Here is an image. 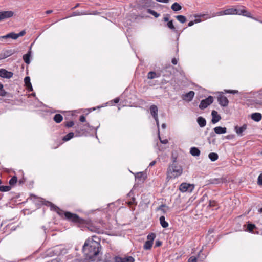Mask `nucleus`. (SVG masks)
Listing matches in <instances>:
<instances>
[{
    "label": "nucleus",
    "instance_id": "obj_1",
    "mask_svg": "<svg viewBox=\"0 0 262 262\" xmlns=\"http://www.w3.org/2000/svg\"><path fill=\"white\" fill-rule=\"evenodd\" d=\"M100 243L93 239H86L83 246L82 251L86 258L94 261L99 253Z\"/></svg>",
    "mask_w": 262,
    "mask_h": 262
},
{
    "label": "nucleus",
    "instance_id": "obj_2",
    "mask_svg": "<svg viewBox=\"0 0 262 262\" xmlns=\"http://www.w3.org/2000/svg\"><path fill=\"white\" fill-rule=\"evenodd\" d=\"M182 172V167L180 165L173 163L169 165L167 168L166 179L169 180L176 179L180 176Z\"/></svg>",
    "mask_w": 262,
    "mask_h": 262
},
{
    "label": "nucleus",
    "instance_id": "obj_3",
    "mask_svg": "<svg viewBox=\"0 0 262 262\" xmlns=\"http://www.w3.org/2000/svg\"><path fill=\"white\" fill-rule=\"evenodd\" d=\"M225 15H242L248 17H252L251 14L245 9H241L236 8H230L225 10Z\"/></svg>",
    "mask_w": 262,
    "mask_h": 262
},
{
    "label": "nucleus",
    "instance_id": "obj_4",
    "mask_svg": "<svg viewBox=\"0 0 262 262\" xmlns=\"http://www.w3.org/2000/svg\"><path fill=\"white\" fill-rule=\"evenodd\" d=\"M63 213L67 219L74 223H80L81 221V219L76 214L70 212H63Z\"/></svg>",
    "mask_w": 262,
    "mask_h": 262
},
{
    "label": "nucleus",
    "instance_id": "obj_5",
    "mask_svg": "<svg viewBox=\"0 0 262 262\" xmlns=\"http://www.w3.org/2000/svg\"><path fill=\"white\" fill-rule=\"evenodd\" d=\"M213 102V97L209 96L207 98L202 100L199 105V108L203 110L208 107V105L212 103Z\"/></svg>",
    "mask_w": 262,
    "mask_h": 262
},
{
    "label": "nucleus",
    "instance_id": "obj_6",
    "mask_svg": "<svg viewBox=\"0 0 262 262\" xmlns=\"http://www.w3.org/2000/svg\"><path fill=\"white\" fill-rule=\"evenodd\" d=\"M194 188V186L187 183H182L179 186V190L182 192L188 191L191 192Z\"/></svg>",
    "mask_w": 262,
    "mask_h": 262
},
{
    "label": "nucleus",
    "instance_id": "obj_7",
    "mask_svg": "<svg viewBox=\"0 0 262 262\" xmlns=\"http://www.w3.org/2000/svg\"><path fill=\"white\" fill-rule=\"evenodd\" d=\"M217 99L220 105L225 107L228 105L229 101L227 98L223 94V93H221L217 97Z\"/></svg>",
    "mask_w": 262,
    "mask_h": 262
},
{
    "label": "nucleus",
    "instance_id": "obj_8",
    "mask_svg": "<svg viewBox=\"0 0 262 262\" xmlns=\"http://www.w3.org/2000/svg\"><path fill=\"white\" fill-rule=\"evenodd\" d=\"M115 262H134L135 259L131 256H124V257L116 256L114 258Z\"/></svg>",
    "mask_w": 262,
    "mask_h": 262
},
{
    "label": "nucleus",
    "instance_id": "obj_9",
    "mask_svg": "<svg viewBox=\"0 0 262 262\" xmlns=\"http://www.w3.org/2000/svg\"><path fill=\"white\" fill-rule=\"evenodd\" d=\"M87 228L89 231L96 232L98 234H102L104 232L103 230L101 229L99 227L95 226L93 223L88 224Z\"/></svg>",
    "mask_w": 262,
    "mask_h": 262
},
{
    "label": "nucleus",
    "instance_id": "obj_10",
    "mask_svg": "<svg viewBox=\"0 0 262 262\" xmlns=\"http://www.w3.org/2000/svg\"><path fill=\"white\" fill-rule=\"evenodd\" d=\"M13 14L14 13L12 11H1L0 12V21L12 17Z\"/></svg>",
    "mask_w": 262,
    "mask_h": 262
},
{
    "label": "nucleus",
    "instance_id": "obj_11",
    "mask_svg": "<svg viewBox=\"0 0 262 262\" xmlns=\"http://www.w3.org/2000/svg\"><path fill=\"white\" fill-rule=\"evenodd\" d=\"M13 75V73L11 72H9L4 69H0V77L4 78H10Z\"/></svg>",
    "mask_w": 262,
    "mask_h": 262
},
{
    "label": "nucleus",
    "instance_id": "obj_12",
    "mask_svg": "<svg viewBox=\"0 0 262 262\" xmlns=\"http://www.w3.org/2000/svg\"><path fill=\"white\" fill-rule=\"evenodd\" d=\"M247 128V125L246 124H244L243 126L241 127H239L238 126H235L234 127V130L236 133V134L239 136H243V132H245Z\"/></svg>",
    "mask_w": 262,
    "mask_h": 262
},
{
    "label": "nucleus",
    "instance_id": "obj_13",
    "mask_svg": "<svg viewBox=\"0 0 262 262\" xmlns=\"http://www.w3.org/2000/svg\"><path fill=\"white\" fill-rule=\"evenodd\" d=\"M194 94L195 93L193 91H190L184 95L182 97V99L185 101L190 102L193 99Z\"/></svg>",
    "mask_w": 262,
    "mask_h": 262
},
{
    "label": "nucleus",
    "instance_id": "obj_14",
    "mask_svg": "<svg viewBox=\"0 0 262 262\" xmlns=\"http://www.w3.org/2000/svg\"><path fill=\"white\" fill-rule=\"evenodd\" d=\"M211 115L212 116L211 121L213 124L217 123L221 119V117L218 115L217 112L215 110L212 111Z\"/></svg>",
    "mask_w": 262,
    "mask_h": 262
},
{
    "label": "nucleus",
    "instance_id": "obj_15",
    "mask_svg": "<svg viewBox=\"0 0 262 262\" xmlns=\"http://www.w3.org/2000/svg\"><path fill=\"white\" fill-rule=\"evenodd\" d=\"M225 179L223 178L211 179L208 181V184H220L224 182Z\"/></svg>",
    "mask_w": 262,
    "mask_h": 262
},
{
    "label": "nucleus",
    "instance_id": "obj_16",
    "mask_svg": "<svg viewBox=\"0 0 262 262\" xmlns=\"http://www.w3.org/2000/svg\"><path fill=\"white\" fill-rule=\"evenodd\" d=\"M151 0H140L139 5L141 8H147L151 5Z\"/></svg>",
    "mask_w": 262,
    "mask_h": 262
},
{
    "label": "nucleus",
    "instance_id": "obj_17",
    "mask_svg": "<svg viewBox=\"0 0 262 262\" xmlns=\"http://www.w3.org/2000/svg\"><path fill=\"white\" fill-rule=\"evenodd\" d=\"M150 112L153 118H156L158 116V109L156 105H151L149 108Z\"/></svg>",
    "mask_w": 262,
    "mask_h": 262
},
{
    "label": "nucleus",
    "instance_id": "obj_18",
    "mask_svg": "<svg viewBox=\"0 0 262 262\" xmlns=\"http://www.w3.org/2000/svg\"><path fill=\"white\" fill-rule=\"evenodd\" d=\"M213 129L214 132L217 134H225L227 132V128L221 126L215 127Z\"/></svg>",
    "mask_w": 262,
    "mask_h": 262
},
{
    "label": "nucleus",
    "instance_id": "obj_19",
    "mask_svg": "<svg viewBox=\"0 0 262 262\" xmlns=\"http://www.w3.org/2000/svg\"><path fill=\"white\" fill-rule=\"evenodd\" d=\"M24 82H25V85L27 88V89L29 91H33V88H32V84L31 83V82H30V78L29 77H26L24 79Z\"/></svg>",
    "mask_w": 262,
    "mask_h": 262
},
{
    "label": "nucleus",
    "instance_id": "obj_20",
    "mask_svg": "<svg viewBox=\"0 0 262 262\" xmlns=\"http://www.w3.org/2000/svg\"><path fill=\"white\" fill-rule=\"evenodd\" d=\"M135 178H136V179H138L139 181H140L142 182H143L146 179V176L144 172H137L135 174Z\"/></svg>",
    "mask_w": 262,
    "mask_h": 262
},
{
    "label": "nucleus",
    "instance_id": "obj_21",
    "mask_svg": "<svg viewBox=\"0 0 262 262\" xmlns=\"http://www.w3.org/2000/svg\"><path fill=\"white\" fill-rule=\"evenodd\" d=\"M261 118L262 115L259 113H254L251 115L252 119L256 122L259 121L261 119Z\"/></svg>",
    "mask_w": 262,
    "mask_h": 262
},
{
    "label": "nucleus",
    "instance_id": "obj_22",
    "mask_svg": "<svg viewBox=\"0 0 262 262\" xmlns=\"http://www.w3.org/2000/svg\"><path fill=\"white\" fill-rule=\"evenodd\" d=\"M160 76V73H157L155 72L150 71L147 74V78L149 79H152L155 78H158Z\"/></svg>",
    "mask_w": 262,
    "mask_h": 262
},
{
    "label": "nucleus",
    "instance_id": "obj_23",
    "mask_svg": "<svg viewBox=\"0 0 262 262\" xmlns=\"http://www.w3.org/2000/svg\"><path fill=\"white\" fill-rule=\"evenodd\" d=\"M197 122L201 127H204L206 124V121L205 119L201 116L197 118Z\"/></svg>",
    "mask_w": 262,
    "mask_h": 262
},
{
    "label": "nucleus",
    "instance_id": "obj_24",
    "mask_svg": "<svg viewBox=\"0 0 262 262\" xmlns=\"http://www.w3.org/2000/svg\"><path fill=\"white\" fill-rule=\"evenodd\" d=\"M92 13H91L88 12L83 11V12H77L75 11L73 12V13L70 15L69 17H73V16H79V15H89L92 14ZM93 14H95V13H93Z\"/></svg>",
    "mask_w": 262,
    "mask_h": 262
},
{
    "label": "nucleus",
    "instance_id": "obj_25",
    "mask_svg": "<svg viewBox=\"0 0 262 262\" xmlns=\"http://www.w3.org/2000/svg\"><path fill=\"white\" fill-rule=\"evenodd\" d=\"M159 221H160V225H161V226L163 228H166L168 227L169 224H168V222H167L165 221V218L164 216H160V217L159 219Z\"/></svg>",
    "mask_w": 262,
    "mask_h": 262
},
{
    "label": "nucleus",
    "instance_id": "obj_26",
    "mask_svg": "<svg viewBox=\"0 0 262 262\" xmlns=\"http://www.w3.org/2000/svg\"><path fill=\"white\" fill-rule=\"evenodd\" d=\"M13 34H14V32H11V33L7 34L6 35L1 36H0V41H3L4 39H8L9 38L15 39Z\"/></svg>",
    "mask_w": 262,
    "mask_h": 262
},
{
    "label": "nucleus",
    "instance_id": "obj_27",
    "mask_svg": "<svg viewBox=\"0 0 262 262\" xmlns=\"http://www.w3.org/2000/svg\"><path fill=\"white\" fill-rule=\"evenodd\" d=\"M190 153L193 156H199L200 151L197 147H193L190 148Z\"/></svg>",
    "mask_w": 262,
    "mask_h": 262
},
{
    "label": "nucleus",
    "instance_id": "obj_28",
    "mask_svg": "<svg viewBox=\"0 0 262 262\" xmlns=\"http://www.w3.org/2000/svg\"><path fill=\"white\" fill-rule=\"evenodd\" d=\"M171 9L174 11H178L182 9V6L178 3H174L171 6Z\"/></svg>",
    "mask_w": 262,
    "mask_h": 262
},
{
    "label": "nucleus",
    "instance_id": "obj_29",
    "mask_svg": "<svg viewBox=\"0 0 262 262\" xmlns=\"http://www.w3.org/2000/svg\"><path fill=\"white\" fill-rule=\"evenodd\" d=\"M53 120L57 123H59L62 121L63 117L59 114H56L54 116Z\"/></svg>",
    "mask_w": 262,
    "mask_h": 262
},
{
    "label": "nucleus",
    "instance_id": "obj_30",
    "mask_svg": "<svg viewBox=\"0 0 262 262\" xmlns=\"http://www.w3.org/2000/svg\"><path fill=\"white\" fill-rule=\"evenodd\" d=\"M31 56V51H29L28 53L23 55V60L27 64H29L30 63V58Z\"/></svg>",
    "mask_w": 262,
    "mask_h": 262
},
{
    "label": "nucleus",
    "instance_id": "obj_31",
    "mask_svg": "<svg viewBox=\"0 0 262 262\" xmlns=\"http://www.w3.org/2000/svg\"><path fill=\"white\" fill-rule=\"evenodd\" d=\"M208 157L211 161L214 162L218 159L219 156L216 153L211 152L208 155Z\"/></svg>",
    "mask_w": 262,
    "mask_h": 262
},
{
    "label": "nucleus",
    "instance_id": "obj_32",
    "mask_svg": "<svg viewBox=\"0 0 262 262\" xmlns=\"http://www.w3.org/2000/svg\"><path fill=\"white\" fill-rule=\"evenodd\" d=\"M152 244H153L152 242L149 241H147L144 243L143 248L145 250H149L151 249V248L152 246Z\"/></svg>",
    "mask_w": 262,
    "mask_h": 262
},
{
    "label": "nucleus",
    "instance_id": "obj_33",
    "mask_svg": "<svg viewBox=\"0 0 262 262\" xmlns=\"http://www.w3.org/2000/svg\"><path fill=\"white\" fill-rule=\"evenodd\" d=\"M74 133L73 132H70L68 133L67 135L64 136L62 138L63 141H68L74 137Z\"/></svg>",
    "mask_w": 262,
    "mask_h": 262
},
{
    "label": "nucleus",
    "instance_id": "obj_34",
    "mask_svg": "<svg viewBox=\"0 0 262 262\" xmlns=\"http://www.w3.org/2000/svg\"><path fill=\"white\" fill-rule=\"evenodd\" d=\"M177 19L181 23H184L186 21V18L185 16L179 15L176 16Z\"/></svg>",
    "mask_w": 262,
    "mask_h": 262
},
{
    "label": "nucleus",
    "instance_id": "obj_35",
    "mask_svg": "<svg viewBox=\"0 0 262 262\" xmlns=\"http://www.w3.org/2000/svg\"><path fill=\"white\" fill-rule=\"evenodd\" d=\"M11 187L10 186H0V191L1 192H7L10 190Z\"/></svg>",
    "mask_w": 262,
    "mask_h": 262
},
{
    "label": "nucleus",
    "instance_id": "obj_36",
    "mask_svg": "<svg viewBox=\"0 0 262 262\" xmlns=\"http://www.w3.org/2000/svg\"><path fill=\"white\" fill-rule=\"evenodd\" d=\"M147 12L149 14L152 15L156 18H157L160 16V14L157 12L150 9H147Z\"/></svg>",
    "mask_w": 262,
    "mask_h": 262
},
{
    "label": "nucleus",
    "instance_id": "obj_37",
    "mask_svg": "<svg viewBox=\"0 0 262 262\" xmlns=\"http://www.w3.org/2000/svg\"><path fill=\"white\" fill-rule=\"evenodd\" d=\"M14 53V51L13 50H6L4 52L5 57H8Z\"/></svg>",
    "mask_w": 262,
    "mask_h": 262
},
{
    "label": "nucleus",
    "instance_id": "obj_38",
    "mask_svg": "<svg viewBox=\"0 0 262 262\" xmlns=\"http://www.w3.org/2000/svg\"><path fill=\"white\" fill-rule=\"evenodd\" d=\"M167 26L168 28H169V29H170L172 31H176V28L174 27V25L173 24V21L172 20L169 21L167 23Z\"/></svg>",
    "mask_w": 262,
    "mask_h": 262
},
{
    "label": "nucleus",
    "instance_id": "obj_39",
    "mask_svg": "<svg viewBox=\"0 0 262 262\" xmlns=\"http://www.w3.org/2000/svg\"><path fill=\"white\" fill-rule=\"evenodd\" d=\"M26 33V32L25 30H23L21 32H20L19 33H14V37L15 38V39H17L20 36H24Z\"/></svg>",
    "mask_w": 262,
    "mask_h": 262
},
{
    "label": "nucleus",
    "instance_id": "obj_40",
    "mask_svg": "<svg viewBox=\"0 0 262 262\" xmlns=\"http://www.w3.org/2000/svg\"><path fill=\"white\" fill-rule=\"evenodd\" d=\"M206 15H205V14L196 15H195L194 17L196 18V19L194 20L195 24L200 23V22H201L202 21L201 18H197L198 17H199V18H200V17H204Z\"/></svg>",
    "mask_w": 262,
    "mask_h": 262
},
{
    "label": "nucleus",
    "instance_id": "obj_41",
    "mask_svg": "<svg viewBox=\"0 0 262 262\" xmlns=\"http://www.w3.org/2000/svg\"><path fill=\"white\" fill-rule=\"evenodd\" d=\"M156 237V234L151 233L147 235V241H150L153 243L154 240Z\"/></svg>",
    "mask_w": 262,
    "mask_h": 262
},
{
    "label": "nucleus",
    "instance_id": "obj_42",
    "mask_svg": "<svg viewBox=\"0 0 262 262\" xmlns=\"http://www.w3.org/2000/svg\"><path fill=\"white\" fill-rule=\"evenodd\" d=\"M17 181V178L16 176H13L10 180H9V184L11 185H13L16 183Z\"/></svg>",
    "mask_w": 262,
    "mask_h": 262
},
{
    "label": "nucleus",
    "instance_id": "obj_43",
    "mask_svg": "<svg viewBox=\"0 0 262 262\" xmlns=\"http://www.w3.org/2000/svg\"><path fill=\"white\" fill-rule=\"evenodd\" d=\"M256 228V226L255 225L251 223H249L247 225V230L249 232H252L254 229Z\"/></svg>",
    "mask_w": 262,
    "mask_h": 262
},
{
    "label": "nucleus",
    "instance_id": "obj_44",
    "mask_svg": "<svg viewBox=\"0 0 262 262\" xmlns=\"http://www.w3.org/2000/svg\"><path fill=\"white\" fill-rule=\"evenodd\" d=\"M165 207H166L165 205L162 204L157 208V210H160L163 213H165L166 210L164 209V208Z\"/></svg>",
    "mask_w": 262,
    "mask_h": 262
},
{
    "label": "nucleus",
    "instance_id": "obj_45",
    "mask_svg": "<svg viewBox=\"0 0 262 262\" xmlns=\"http://www.w3.org/2000/svg\"><path fill=\"white\" fill-rule=\"evenodd\" d=\"M225 15V10L217 12L216 13L212 14V16L214 17L216 16H222V15Z\"/></svg>",
    "mask_w": 262,
    "mask_h": 262
},
{
    "label": "nucleus",
    "instance_id": "obj_46",
    "mask_svg": "<svg viewBox=\"0 0 262 262\" xmlns=\"http://www.w3.org/2000/svg\"><path fill=\"white\" fill-rule=\"evenodd\" d=\"M74 125V123L73 121H69V122H67L66 123H65V126L67 127H72L73 125Z\"/></svg>",
    "mask_w": 262,
    "mask_h": 262
},
{
    "label": "nucleus",
    "instance_id": "obj_47",
    "mask_svg": "<svg viewBox=\"0 0 262 262\" xmlns=\"http://www.w3.org/2000/svg\"><path fill=\"white\" fill-rule=\"evenodd\" d=\"M257 184L259 186H262V173L258 177Z\"/></svg>",
    "mask_w": 262,
    "mask_h": 262
},
{
    "label": "nucleus",
    "instance_id": "obj_48",
    "mask_svg": "<svg viewBox=\"0 0 262 262\" xmlns=\"http://www.w3.org/2000/svg\"><path fill=\"white\" fill-rule=\"evenodd\" d=\"M224 91L226 93H230V94H237L238 93V91L237 90H224Z\"/></svg>",
    "mask_w": 262,
    "mask_h": 262
},
{
    "label": "nucleus",
    "instance_id": "obj_49",
    "mask_svg": "<svg viewBox=\"0 0 262 262\" xmlns=\"http://www.w3.org/2000/svg\"><path fill=\"white\" fill-rule=\"evenodd\" d=\"M87 239H93L95 241H98L99 243L100 242V239L96 235H93L91 238H88Z\"/></svg>",
    "mask_w": 262,
    "mask_h": 262
},
{
    "label": "nucleus",
    "instance_id": "obj_50",
    "mask_svg": "<svg viewBox=\"0 0 262 262\" xmlns=\"http://www.w3.org/2000/svg\"><path fill=\"white\" fill-rule=\"evenodd\" d=\"M188 262H197V258L195 256H192L188 259Z\"/></svg>",
    "mask_w": 262,
    "mask_h": 262
},
{
    "label": "nucleus",
    "instance_id": "obj_51",
    "mask_svg": "<svg viewBox=\"0 0 262 262\" xmlns=\"http://www.w3.org/2000/svg\"><path fill=\"white\" fill-rule=\"evenodd\" d=\"M208 206L210 207H215L216 206V203L214 200H213V201L210 200Z\"/></svg>",
    "mask_w": 262,
    "mask_h": 262
},
{
    "label": "nucleus",
    "instance_id": "obj_52",
    "mask_svg": "<svg viewBox=\"0 0 262 262\" xmlns=\"http://www.w3.org/2000/svg\"><path fill=\"white\" fill-rule=\"evenodd\" d=\"M7 92L6 91L2 88V89H0V96H6Z\"/></svg>",
    "mask_w": 262,
    "mask_h": 262
},
{
    "label": "nucleus",
    "instance_id": "obj_53",
    "mask_svg": "<svg viewBox=\"0 0 262 262\" xmlns=\"http://www.w3.org/2000/svg\"><path fill=\"white\" fill-rule=\"evenodd\" d=\"M162 243L160 241H156L155 246L156 247H159L162 245Z\"/></svg>",
    "mask_w": 262,
    "mask_h": 262
},
{
    "label": "nucleus",
    "instance_id": "obj_54",
    "mask_svg": "<svg viewBox=\"0 0 262 262\" xmlns=\"http://www.w3.org/2000/svg\"><path fill=\"white\" fill-rule=\"evenodd\" d=\"M171 62L173 64L176 65L178 63V59L176 58H173L171 60Z\"/></svg>",
    "mask_w": 262,
    "mask_h": 262
},
{
    "label": "nucleus",
    "instance_id": "obj_55",
    "mask_svg": "<svg viewBox=\"0 0 262 262\" xmlns=\"http://www.w3.org/2000/svg\"><path fill=\"white\" fill-rule=\"evenodd\" d=\"M79 120L82 122H84L85 121V118L84 116V115H81L80 116Z\"/></svg>",
    "mask_w": 262,
    "mask_h": 262
},
{
    "label": "nucleus",
    "instance_id": "obj_56",
    "mask_svg": "<svg viewBox=\"0 0 262 262\" xmlns=\"http://www.w3.org/2000/svg\"><path fill=\"white\" fill-rule=\"evenodd\" d=\"M159 139H160L161 143H162L163 144H166V143H168V140L167 139H165V140H162L161 139L160 136H159Z\"/></svg>",
    "mask_w": 262,
    "mask_h": 262
},
{
    "label": "nucleus",
    "instance_id": "obj_57",
    "mask_svg": "<svg viewBox=\"0 0 262 262\" xmlns=\"http://www.w3.org/2000/svg\"><path fill=\"white\" fill-rule=\"evenodd\" d=\"M234 137V136L232 135H229L225 137V138L227 139H232Z\"/></svg>",
    "mask_w": 262,
    "mask_h": 262
},
{
    "label": "nucleus",
    "instance_id": "obj_58",
    "mask_svg": "<svg viewBox=\"0 0 262 262\" xmlns=\"http://www.w3.org/2000/svg\"><path fill=\"white\" fill-rule=\"evenodd\" d=\"M156 121V124H157V125L158 126V127H159V119H158V116H156V118H154Z\"/></svg>",
    "mask_w": 262,
    "mask_h": 262
},
{
    "label": "nucleus",
    "instance_id": "obj_59",
    "mask_svg": "<svg viewBox=\"0 0 262 262\" xmlns=\"http://www.w3.org/2000/svg\"><path fill=\"white\" fill-rule=\"evenodd\" d=\"M157 2L164 3H168L169 2V0H156Z\"/></svg>",
    "mask_w": 262,
    "mask_h": 262
},
{
    "label": "nucleus",
    "instance_id": "obj_60",
    "mask_svg": "<svg viewBox=\"0 0 262 262\" xmlns=\"http://www.w3.org/2000/svg\"><path fill=\"white\" fill-rule=\"evenodd\" d=\"M163 20L164 21H169V15H167L166 16H165L164 18H163Z\"/></svg>",
    "mask_w": 262,
    "mask_h": 262
},
{
    "label": "nucleus",
    "instance_id": "obj_61",
    "mask_svg": "<svg viewBox=\"0 0 262 262\" xmlns=\"http://www.w3.org/2000/svg\"><path fill=\"white\" fill-rule=\"evenodd\" d=\"M194 24H195V23H194V20H193V21H190L188 23V26L189 27H191V26H193Z\"/></svg>",
    "mask_w": 262,
    "mask_h": 262
},
{
    "label": "nucleus",
    "instance_id": "obj_62",
    "mask_svg": "<svg viewBox=\"0 0 262 262\" xmlns=\"http://www.w3.org/2000/svg\"><path fill=\"white\" fill-rule=\"evenodd\" d=\"M156 163V161H153L151 162L150 163L149 166H152Z\"/></svg>",
    "mask_w": 262,
    "mask_h": 262
},
{
    "label": "nucleus",
    "instance_id": "obj_63",
    "mask_svg": "<svg viewBox=\"0 0 262 262\" xmlns=\"http://www.w3.org/2000/svg\"><path fill=\"white\" fill-rule=\"evenodd\" d=\"M135 198H132V201H130L128 202V204L129 205H131L132 204H133L134 203V202H135Z\"/></svg>",
    "mask_w": 262,
    "mask_h": 262
},
{
    "label": "nucleus",
    "instance_id": "obj_64",
    "mask_svg": "<svg viewBox=\"0 0 262 262\" xmlns=\"http://www.w3.org/2000/svg\"><path fill=\"white\" fill-rule=\"evenodd\" d=\"M120 99L119 98H116L115 99H114V102L115 103H117L119 102Z\"/></svg>",
    "mask_w": 262,
    "mask_h": 262
}]
</instances>
